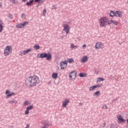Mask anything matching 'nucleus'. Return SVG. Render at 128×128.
Segmentation results:
<instances>
[{
	"label": "nucleus",
	"instance_id": "nucleus-26",
	"mask_svg": "<svg viewBox=\"0 0 128 128\" xmlns=\"http://www.w3.org/2000/svg\"><path fill=\"white\" fill-rule=\"evenodd\" d=\"M110 16H112V18L116 16V12H114V11H111L110 12Z\"/></svg>",
	"mask_w": 128,
	"mask_h": 128
},
{
	"label": "nucleus",
	"instance_id": "nucleus-2",
	"mask_svg": "<svg viewBox=\"0 0 128 128\" xmlns=\"http://www.w3.org/2000/svg\"><path fill=\"white\" fill-rule=\"evenodd\" d=\"M110 18L106 16L101 17L98 20L100 28H106L108 26Z\"/></svg>",
	"mask_w": 128,
	"mask_h": 128
},
{
	"label": "nucleus",
	"instance_id": "nucleus-31",
	"mask_svg": "<svg viewBox=\"0 0 128 128\" xmlns=\"http://www.w3.org/2000/svg\"><path fill=\"white\" fill-rule=\"evenodd\" d=\"M46 10L44 9L43 10V16H46Z\"/></svg>",
	"mask_w": 128,
	"mask_h": 128
},
{
	"label": "nucleus",
	"instance_id": "nucleus-4",
	"mask_svg": "<svg viewBox=\"0 0 128 128\" xmlns=\"http://www.w3.org/2000/svg\"><path fill=\"white\" fill-rule=\"evenodd\" d=\"M12 52V46H7L5 48V49L4 50V56H10Z\"/></svg>",
	"mask_w": 128,
	"mask_h": 128
},
{
	"label": "nucleus",
	"instance_id": "nucleus-34",
	"mask_svg": "<svg viewBox=\"0 0 128 128\" xmlns=\"http://www.w3.org/2000/svg\"><path fill=\"white\" fill-rule=\"evenodd\" d=\"M96 86H97V88H100V86H102V84H101L100 85H95Z\"/></svg>",
	"mask_w": 128,
	"mask_h": 128
},
{
	"label": "nucleus",
	"instance_id": "nucleus-41",
	"mask_svg": "<svg viewBox=\"0 0 128 128\" xmlns=\"http://www.w3.org/2000/svg\"><path fill=\"white\" fill-rule=\"evenodd\" d=\"M25 128H30V124H27Z\"/></svg>",
	"mask_w": 128,
	"mask_h": 128
},
{
	"label": "nucleus",
	"instance_id": "nucleus-12",
	"mask_svg": "<svg viewBox=\"0 0 128 128\" xmlns=\"http://www.w3.org/2000/svg\"><path fill=\"white\" fill-rule=\"evenodd\" d=\"M6 94L8 98L12 96H14L16 94L14 92H10L9 90H6Z\"/></svg>",
	"mask_w": 128,
	"mask_h": 128
},
{
	"label": "nucleus",
	"instance_id": "nucleus-3",
	"mask_svg": "<svg viewBox=\"0 0 128 128\" xmlns=\"http://www.w3.org/2000/svg\"><path fill=\"white\" fill-rule=\"evenodd\" d=\"M37 58H46V60H52V54L50 53H42L37 55Z\"/></svg>",
	"mask_w": 128,
	"mask_h": 128
},
{
	"label": "nucleus",
	"instance_id": "nucleus-17",
	"mask_svg": "<svg viewBox=\"0 0 128 128\" xmlns=\"http://www.w3.org/2000/svg\"><path fill=\"white\" fill-rule=\"evenodd\" d=\"M76 74V72L72 71L70 73L69 76L70 78H74V76Z\"/></svg>",
	"mask_w": 128,
	"mask_h": 128
},
{
	"label": "nucleus",
	"instance_id": "nucleus-42",
	"mask_svg": "<svg viewBox=\"0 0 128 128\" xmlns=\"http://www.w3.org/2000/svg\"><path fill=\"white\" fill-rule=\"evenodd\" d=\"M2 7V4L0 3V8Z\"/></svg>",
	"mask_w": 128,
	"mask_h": 128
},
{
	"label": "nucleus",
	"instance_id": "nucleus-1",
	"mask_svg": "<svg viewBox=\"0 0 128 128\" xmlns=\"http://www.w3.org/2000/svg\"><path fill=\"white\" fill-rule=\"evenodd\" d=\"M40 82V78L38 76H30L25 80V84L28 88L36 86Z\"/></svg>",
	"mask_w": 128,
	"mask_h": 128
},
{
	"label": "nucleus",
	"instance_id": "nucleus-25",
	"mask_svg": "<svg viewBox=\"0 0 128 128\" xmlns=\"http://www.w3.org/2000/svg\"><path fill=\"white\" fill-rule=\"evenodd\" d=\"M8 102L10 104H18V101L16 100H12L9 101Z\"/></svg>",
	"mask_w": 128,
	"mask_h": 128
},
{
	"label": "nucleus",
	"instance_id": "nucleus-30",
	"mask_svg": "<svg viewBox=\"0 0 128 128\" xmlns=\"http://www.w3.org/2000/svg\"><path fill=\"white\" fill-rule=\"evenodd\" d=\"M106 123L103 124L102 125L100 126V128H106Z\"/></svg>",
	"mask_w": 128,
	"mask_h": 128
},
{
	"label": "nucleus",
	"instance_id": "nucleus-13",
	"mask_svg": "<svg viewBox=\"0 0 128 128\" xmlns=\"http://www.w3.org/2000/svg\"><path fill=\"white\" fill-rule=\"evenodd\" d=\"M32 108H34V106H28L26 109V110L25 111V114H30V110H32Z\"/></svg>",
	"mask_w": 128,
	"mask_h": 128
},
{
	"label": "nucleus",
	"instance_id": "nucleus-33",
	"mask_svg": "<svg viewBox=\"0 0 128 128\" xmlns=\"http://www.w3.org/2000/svg\"><path fill=\"white\" fill-rule=\"evenodd\" d=\"M4 26H0V32H2V28Z\"/></svg>",
	"mask_w": 128,
	"mask_h": 128
},
{
	"label": "nucleus",
	"instance_id": "nucleus-14",
	"mask_svg": "<svg viewBox=\"0 0 128 128\" xmlns=\"http://www.w3.org/2000/svg\"><path fill=\"white\" fill-rule=\"evenodd\" d=\"M112 24H114V26H118V22H116L115 20H110L109 19V22H108V26H110Z\"/></svg>",
	"mask_w": 128,
	"mask_h": 128
},
{
	"label": "nucleus",
	"instance_id": "nucleus-27",
	"mask_svg": "<svg viewBox=\"0 0 128 128\" xmlns=\"http://www.w3.org/2000/svg\"><path fill=\"white\" fill-rule=\"evenodd\" d=\"M34 48H35V50H40V46H39L38 44H35L34 46Z\"/></svg>",
	"mask_w": 128,
	"mask_h": 128
},
{
	"label": "nucleus",
	"instance_id": "nucleus-20",
	"mask_svg": "<svg viewBox=\"0 0 128 128\" xmlns=\"http://www.w3.org/2000/svg\"><path fill=\"white\" fill-rule=\"evenodd\" d=\"M104 78H97V84H98V82H104Z\"/></svg>",
	"mask_w": 128,
	"mask_h": 128
},
{
	"label": "nucleus",
	"instance_id": "nucleus-16",
	"mask_svg": "<svg viewBox=\"0 0 128 128\" xmlns=\"http://www.w3.org/2000/svg\"><path fill=\"white\" fill-rule=\"evenodd\" d=\"M117 118L118 120H119L120 122H126V120L124 119L120 115L117 116Z\"/></svg>",
	"mask_w": 128,
	"mask_h": 128
},
{
	"label": "nucleus",
	"instance_id": "nucleus-8",
	"mask_svg": "<svg viewBox=\"0 0 128 128\" xmlns=\"http://www.w3.org/2000/svg\"><path fill=\"white\" fill-rule=\"evenodd\" d=\"M63 30L66 32V34H68V32H70V25L68 24H64Z\"/></svg>",
	"mask_w": 128,
	"mask_h": 128
},
{
	"label": "nucleus",
	"instance_id": "nucleus-44",
	"mask_svg": "<svg viewBox=\"0 0 128 128\" xmlns=\"http://www.w3.org/2000/svg\"><path fill=\"white\" fill-rule=\"evenodd\" d=\"M78 40H80V38H78Z\"/></svg>",
	"mask_w": 128,
	"mask_h": 128
},
{
	"label": "nucleus",
	"instance_id": "nucleus-36",
	"mask_svg": "<svg viewBox=\"0 0 128 128\" xmlns=\"http://www.w3.org/2000/svg\"><path fill=\"white\" fill-rule=\"evenodd\" d=\"M26 16V15L24 14H22V18H24Z\"/></svg>",
	"mask_w": 128,
	"mask_h": 128
},
{
	"label": "nucleus",
	"instance_id": "nucleus-15",
	"mask_svg": "<svg viewBox=\"0 0 128 128\" xmlns=\"http://www.w3.org/2000/svg\"><path fill=\"white\" fill-rule=\"evenodd\" d=\"M88 60V56H83L81 60H80V62H82V64H84V62H86Z\"/></svg>",
	"mask_w": 128,
	"mask_h": 128
},
{
	"label": "nucleus",
	"instance_id": "nucleus-29",
	"mask_svg": "<svg viewBox=\"0 0 128 128\" xmlns=\"http://www.w3.org/2000/svg\"><path fill=\"white\" fill-rule=\"evenodd\" d=\"M28 104H30V102L28 100H26L24 102V106H28Z\"/></svg>",
	"mask_w": 128,
	"mask_h": 128
},
{
	"label": "nucleus",
	"instance_id": "nucleus-23",
	"mask_svg": "<svg viewBox=\"0 0 128 128\" xmlns=\"http://www.w3.org/2000/svg\"><path fill=\"white\" fill-rule=\"evenodd\" d=\"M34 0H30L26 3V6H30L32 4H34Z\"/></svg>",
	"mask_w": 128,
	"mask_h": 128
},
{
	"label": "nucleus",
	"instance_id": "nucleus-28",
	"mask_svg": "<svg viewBox=\"0 0 128 128\" xmlns=\"http://www.w3.org/2000/svg\"><path fill=\"white\" fill-rule=\"evenodd\" d=\"M68 62L69 64H72L74 62V60L72 58H68L67 62Z\"/></svg>",
	"mask_w": 128,
	"mask_h": 128
},
{
	"label": "nucleus",
	"instance_id": "nucleus-21",
	"mask_svg": "<svg viewBox=\"0 0 128 128\" xmlns=\"http://www.w3.org/2000/svg\"><path fill=\"white\" fill-rule=\"evenodd\" d=\"M70 48H78V46L77 45H74V44H70Z\"/></svg>",
	"mask_w": 128,
	"mask_h": 128
},
{
	"label": "nucleus",
	"instance_id": "nucleus-38",
	"mask_svg": "<svg viewBox=\"0 0 128 128\" xmlns=\"http://www.w3.org/2000/svg\"><path fill=\"white\" fill-rule=\"evenodd\" d=\"M104 108V110H108V106H106V105H105Z\"/></svg>",
	"mask_w": 128,
	"mask_h": 128
},
{
	"label": "nucleus",
	"instance_id": "nucleus-7",
	"mask_svg": "<svg viewBox=\"0 0 128 128\" xmlns=\"http://www.w3.org/2000/svg\"><path fill=\"white\" fill-rule=\"evenodd\" d=\"M60 66L62 70H64L68 66V61H62L60 62Z\"/></svg>",
	"mask_w": 128,
	"mask_h": 128
},
{
	"label": "nucleus",
	"instance_id": "nucleus-10",
	"mask_svg": "<svg viewBox=\"0 0 128 128\" xmlns=\"http://www.w3.org/2000/svg\"><path fill=\"white\" fill-rule=\"evenodd\" d=\"M32 52V48L27 49L26 50H24L23 52H21L20 56H26V54H28V52Z\"/></svg>",
	"mask_w": 128,
	"mask_h": 128
},
{
	"label": "nucleus",
	"instance_id": "nucleus-32",
	"mask_svg": "<svg viewBox=\"0 0 128 128\" xmlns=\"http://www.w3.org/2000/svg\"><path fill=\"white\" fill-rule=\"evenodd\" d=\"M10 2L12 4H16V0H10Z\"/></svg>",
	"mask_w": 128,
	"mask_h": 128
},
{
	"label": "nucleus",
	"instance_id": "nucleus-39",
	"mask_svg": "<svg viewBox=\"0 0 128 128\" xmlns=\"http://www.w3.org/2000/svg\"><path fill=\"white\" fill-rule=\"evenodd\" d=\"M40 1V0H34L35 2H39Z\"/></svg>",
	"mask_w": 128,
	"mask_h": 128
},
{
	"label": "nucleus",
	"instance_id": "nucleus-11",
	"mask_svg": "<svg viewBox=\"0 0 128 128\" xmlns=\"http://www.w3.org/2000/svg\"><path fill=\"white\" fill-rule=\"evenodd\" d=\"M115 16L116 18H122V12L121 11H116L115 12Z\"/></svg>",
	"mask_w": 128,
	"mask_h": 128
},
{
	"label": "nucleus",
	"instance_id": "nucleus-19",
	"mask_svg": "<svg viewBox=\"0 0 128 128\" xmlns=\"http://www.w3.org/2000/svg\"><path fill=\"white\" fill-rule=\"evenodd\" d=\"M98 88V86H96V85L94 86H92L90 87V88L89 90L90 92H92L94 90H96V88Z\"/></svg>",
	"mask_w": 128,
	"mask_h": 128
},
{
	"label": "nucleus",
	"instance_id": "nucleus-18",
	"mask_svg": "<svg viewBox=\"0 0 128 128\" xmlns=\"http://www.w3.org/2000/svg\"><path fill=\"white\" fill-rule=\"evenodd\" d=\"M58 74L56 72H54L52 74V78H54V80H56L58 78Z\"/></svg>",
	"mask_w": 128,
	"mask_h": 128
},
{
	"label": "nucleus",
	"instance_id": "nucleus-37",
	"mask_svg": "<svg viewBox=\"0 0 128 128\" xmlns=\"http://www.w3.org/2000/svg\"><path fill=\"white\" fill-rule=\"evenodd\" d=\"M2 21L0 19V26H2Z\"/></svg>",
	"mask_w": 128,
	"mask_h": 128
},
{
	"label": "nucleus",
	"instance_id": "nucleus-6",
	"mask_svg": "<svg viewBox=\"0 0 128 128\" xmlns=\"http://www.w3.org/2000/svg\"><path fill=\"white\" fill-rule=\"evenodd\" d=\"M28 24V22H25L22 24H19L18 25H16V28H24V26H26Z\"/></svg>",
	"mask_w": 128,
	"mask_h": 128
},
{
	"label": "nucleus",
	"instance_id": "nucleus-43",
	"mask_svg": "<svg viewBox=\"0 0 128 128\" xmlns=\"http://www.w3.org/2000/svg\"><path fill=\"white\" fill-rule=\"evenodd\" d=\"M82 2H86V0H82Z\"/></svg>",
	"mask_w": 128,
	"mask_h": 128
},
{
	"label": "nucleus",
	"instance_id": "nucleus-24",
	"mask_svg": "<svg viewBox=\"0 0 128 128\" xmlns=\"http://www.w3.org/2000/svg\"><path fill=\"white\" fill-rule=\"evenodd\" d=\"M79 76H80V78H86V74L80 73L79 74Z\"/></svg>",
	"mask_w": 128,
	"mask_h": 128
},
{
	"label": "nucleus",
	"instance_id": "nucleus-40",
	"mask_svg": "<svg viewBox=\"0 0 128 128\" xmlns=\"http://www.w3.org/2000/svg\"><path fill=\"white\" fill-rule=\"evenodd\" d=\"M86 46V44H84L83 46H82V48H85Z\"/></svg>",
	"mask_w": 128,
	"mask_h": 128
},
{
	"label": "nucleus",
	"instance_id": "nucleus-22",
	"mask_svg": "<svg viewBox=\"0 0 128 128\" xmlns=\"http://www.w3.org/2000/svg\"><path fill=\"white\" fill-rule=\"evenodd\" d=\"M100 94V91H96L94 93V96H98Z\"/></svg>",
	"mask_w": 128,
	"mask_h": 128
},
{
	"label": "nucleus",
	"instance_id": "nucleus-35",
	"mask_svg": "<svg viewBox=\"0 0 128 128\" xmlns=\"http://www.w3.org/2000/svg\"><path fill=\"white\" fill-rule=\"evenodd\" d=\"M9 18H10L11 20H12V18H14V17H13L12 16V15H10Z\"/></svg>",
	"mask_w": 128,
	"mask_h": 128
},
{
	"label": "nucleus",
	"instance_id": "nucleus-9",
	"mask_svg": "<svg viewBox=\"0 0 128 128\" xmlns=\"http://www.w3.org/2000/svg\"><path fill=\"white\" fill-rule=\"evenodd\" d=\"M70 99L68 98H66L63 102L62 104V106L63 108H66V106L70 104Z\"/></svg>",
	"mask_w": 128,
	"mask_h": 128
},
{
	"label": "nucleus",
	"instance_id": "nucleus-5",
	"mask_svg": "<svg viewBox=\"0 0 128 128\" xmlns=\"http://www.w3.org/2000/svg\"><path fill=\"white\" fill-rule=\"evenodd\" d=\"M104 48V44L100 42H98L96 43L95 48L97 50L102 49Z\"/></svg>",
	"mask_w": 128,
	"mask_h": 128
}]
</instances>
